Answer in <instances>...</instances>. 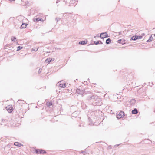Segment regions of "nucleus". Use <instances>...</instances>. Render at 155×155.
<instances>
[{
    "label": "nucleus",
    "mask_w": 155,
    "mask_h": 155,
    "mask_svg": "<svg viewBox=\"0 0 155 155\" xmlns=\"http://www.w3.org/2000/svg\"><path fill=\"white\" fill-rule=\"evenodd\" d=\"M87 99L93 105L99 106L102 104L101 99L97 95H89L87 97Z\"/></svg>",
    "instance_id": "obj_1"
},
{
    "label": "nucleus",
    "mask_w": 155,
    "mask_h": 155,
    "mask_svg": "<svg viewBox=\"0 0 155 155\" xmlns=\"http://www.w3.org/2000/svg\"><path fill=\"white\" fill-rule=\"evenodd\" d=\"M35 153L36 154L46 153V152L43 150L36 149L35 150Z\"/></svg>",
    "instance_id": "obj_2"
},
{
    "label": "nucleus",
    "mask_w": 155,
    "mask_h": 155,
    "mask_svg": "<svg viewBox=\"0 0 155 155\" xmlns=\"http://www.w3.org/2000/svg\"><path fill=\"white\" fill-rule=\"evenodd\" d=\"M100 37L101 38L104 39L105 38L109 37V36L107 32H104L100 34Z\"/></svg>",
    "instance_id": "obj_3"
},
{
    "label": "nucleus",
    "mask_w": 155,
    "mask_h": 155,
    "mask_svg": "<svg viewBox=\"0 0 155 155\" xmlns=\"http://www.w3.org/2000/svg\"><path fill=\"white\" fill-rule=\"evenodd\" d=\"M124 113L123 111H120L119 114H118L117 116V118L118 119H120L122 117H124Z\"/></svg>",
    "instance_id": "obj_4"
},
{
    "label": "nucleus",
    "mask_w": 155,
    "mask_h": 155,
    "mask_svg": "<svg viewBox=\"0 0 155 155\" xmlns=\"http://www.w3.org/2000/svg\"><path fill=\"white\" fill-rule=\"evenodd\" d=\"M84 89H80L79 88L77 89L76 92L78 94H80L83 95L84 93Z\"/></svg>",
    "instance_id": "obj_5"
},
{
    "label": "nucleus",
    "mask_w": 155,
    "mask_h": 155,
    "mask_svg": "<svg viewBox=\"0 0 155 155\" xmlns=\"http://www.w3.org/2000/svg\"><path fill=\"white\" fill-rule=\"evenodd\" d=\"M5 108L9 113L12 112L13 110V107L11 105H9L7 106Z\"/></svg>",
    "instance_id": "obj_6"
},
{
    "label": "nucleus",
    "mask_w": 155,
    "mask_h": 155,
    "mask_svg": "<svg viewBox=\"0 0 155 155\" xmlns=\"http://www.w3.org/2000/svg\"><path fill=\"white\" fill-rule=\"evenodd\" d=\"M77 0H64V2H65V4H67L68 3L70 4H73L76 2Z\"/></svg>",
    "instance_id": "obj_7"
},
{
    "label": "nucleus",
    "mask_w": 155,
    "mask_h": 155,
    "mask_svg": "<svg viewBox=\"0 0 155 155\" xmlns=\"http://www.w3.org/2000/svg\"><path fill=\"white\" fill-rule=\"evenodd\" d=\"M136 100L134 99H132L130 101V104L132 106H134L135 104Z\"/></svg>",
    "instance_id": "obj_8"
},
{
    "label": "nucleus",
    "mask_w": 155,
    "mask_h": 155,
    "mask_svg": "<svg viewBox=\"0 0 155 155\" xmlns=\"http://www.w3.org/2000/svg\"><path fill=\"white\" fill-rule=\"evenodd\" d=\"M81 107L82 109H85L86 107V104L83 102H81Z\"/></svg>",
    "instance_id": "obj_9"
},
{
    "label": "nucleus",
    "mask_w": 155,
    "mask_h": 155,
    "mask_svg": "<svg viewBox=\"0 0 155 155\" xmlns=\"http://www.w3.org/2000/svg\"><path fill=\"white\" fill-rule=\"evenodd\" d=\"M27 25L28 24H27L22 23L20 28L21 29L25 28H26Z\"/></svg>",
    "instance_id": "obj_10"
},
{
    "label": "nucleus",
    "mask_w": 155,
    "mask_h": 155,
    "mask_svg": "<svg viewBox=\"0 0 155 155\" xmlns=\"http://www.w3.org/2000/svg\"><path fill=\"white\" fill-rule=\"evenodd\" d=\"M87 41L86 40H84L83 41H80L79 42V43L81 45H85L87 44Z\"/></svg>",
    "instance_id": "obj_11"
},
{
    "label": "nucleus",
    "mask_w": 155,
    "mask_h": 155,
    "mask_svg": "<svg viewBox=\"0 0 155 155\" xmlns=\"http://www.w3.org/2000/svg\"><path fill=\"white\" fill-rule=\"evenodd\" d=\"M8 121L6 120L2 119L1 122L2 125H5L7 124Z\"/></svg>",
    "instance_id": "obj_12"
},
{
    "label": "nucleus",
    "mask_w": 155,
    "mask_h": 155,
    "mask_svg": "<svg viewBox=\"0 0 155 155\" xmlns=\"http://www.w3.org/2000/svg\"><path fill=\"white\" fill-rule=\"evenodd\" d=\"M14 145L15 146H18V147H21V146H23V145L20 143H19L18 142H15L14 143Z\"/></svg>",
    "instance_id": "obj_13"
},
{
    "label": "nucleus",
    "mask_w": 155,
    "mask_h": 155,
    "mask_svg": "<svg viewBox=\"0 0 155 155\" xmlns=\"http://www.w3.org/2000/svg\"><path fill=\"white\" fill-rule=\"evenodd\" d=\"M153 38L152 37V35H151L149 39L148 40L147 42H150L153 41Z\"/></svg>",
    "instance_id": "obj_14"
},
{
    "label": "nucleus",
    "mask_w": 155,
    "mask_h": 155,
    "mask_svg": "<svg viewBox=\"0 0 155 155\" xmlns=\"http://www.w3.org/2000/svg\"><path fill=\"white\" fill-rule=\"evenodd\" d=\"M138 113V111L137 109L135 108L132 111V113L133 114H136Z\"/></svg>",
    "instance_id": "obj_15"
},
{
    "label": "nucleus",
    "mask_w": 155,
    "mask_h": 155,
    "mask_svg": "<svg viewBox=\"0 0 155 155\" xmlns=\"http://www.w3.org/2000/svg\"><path fill=\"white\" fill-rule=\"evenodd\" d=\"M137 37L138 36L137 35L131 37V40L134 41H135L137 39Z\"/></svg>",
    "instance_id": "obj_16"
},
{
    "label": "nucleus",
    "mask_w": 155,
    "mask_h": 155,
    "mask_svg": "<svg viewBox=\"0 0 155 155\" xmlns=\"http://www.w3.org/2000/svg\"><path fill=\"white\" fill-rule=\"evenodd\" d=\"M137 37L138 36L137 35L131 37V40L134 41H135L137 39Z\"/></svg>",
    "instance_id": "obj_17"
},
{
    "label": "nucleus",
    "mask_w": 155,
    "mask_h": 155,
    "mask_svg": "<svg viewBox=\"0 0 155 155\" xmlns=\"http://www.w3.org/2000/svg\"><path fill=\"white\" fill-rule=\"evenodd\" d=\"M66 86V84L65 83L64 84H59V87H60L62 88H64Z\"/></svg>",
    "instance_id": "obj_18"
},
{
    "label": "nucleus",
    "mask_w": 155,
    "mask_h": 155,
    "mask_svg": "<svg viewBox=\"0 0 155 155\" xmlns=\"http://www.w3.org/2000/svg\"><path fill=\"white\" fill-rule=\"evenodd\" d=\"M18 103H19V104H26V102L24 101V100H19L18 101Z\"/></svg>",
    "instance_id": "obj_19"
},
{
    "label": "nucleus",
    "mask_w": 155,
    "mask_h": 155,
    "mask_svg": "<svg viewBox=\"0 0 155 155\" xmlns=\"http://www.w3.org/2000/svg\"><path fill=\"white\" fill-rule=\"evenodd\" d=\"M94 43L96 45H97L99 44H103V43L101 41H94Z\"/></svg>",
    "instance_id": "obj_20"
},
{
    "label": "nucleus",
    "mask_w": 155,
    "mask_h": 155,
    "mask_svg": "<svg viewBox=\"0 0 155 155\" xmlns=\"http://www.w3.org/2000/svg\"><path fill=\"white\" fill-rule=\"evenodd\" d=\"M111 42V39L110 38H108L106 40V43L107 44H109Z\"/></svg>",
    "instance_id": "obj_21"
},
{
    "label": "nucleus",
    "mask_w": 155,
    "mask_h": 155,
    "mask_svg": "<svg viewBox=\"0 0 155 155\" xmlns=\"http://www.w3.org/2000/svg\"><path fill=\"white\" fill-rule=\"evenodd\" d=\"M54 60V59L52 58H48V60L49 62V63L51 61H53Z\"/></svg>",
    "instance_id": "obj_22"
},
{
    "label": "nucleus",
    "mask_w": 155,
    "mask_h": 155,
    "mask_svg": "<svg viewBox=\"0 0 155 155\" xmlns=\"http://www.w3.org/2000/svg\"><path fill=\"white\" fill-rule=\"evenodd\" d=\"M22 48H23L22 47H21V46H19L17 47V51H18L19 50H20V49H22Z\"/></svg>",
    "instance_id": "obj_23"
},
{
    "label": "nucleus",
    "mask_w": 155,
    "mask_h": 155,
    "mask_svg": "<svg viewBox=\"0 0 155 155\" xmlns=\"http://www.w3.org/2000/svg\"><path fill=\"white\" fill-rule=\"evenodd\" d=\"M38 47L36 48H32V50H33V51H38Z\"/></svg>",
    "instance_id": "obj_24"
},
{
    "label": "nucleus",
    "mask_w": 155,
    "mask_h": 155,
    "mask_svg": "<svg viewBox=\"0 0 155 155\" xmlns=\"http://www.w3.org/2000/svg\"><path fill=\"white\" fill-rule=\"evenodd\" d=\"M47 105L48 106H51L52 105V102H51L47 103Z\"/></svg>",
    "instance_id": "obj_25"
},
{
    "label": "nucleus",
    "mask_w": 155,
    "mask_h": 155,
    "mask_svg": "<svg viewBox=\"0 0 155 155\" xmlns=\"http://www.w3.org/2000/svg\"><path fill=\"white\" fill-rule=\"evenodd\" d=\"M80 153H83L84 155H85L86 153H86V151H85V150L80 151Z\"/></svg>",
    "instance_id": "obj_26"
},
{
    "label": "nucleus",
    "mask_w": 155,
    "mask_h": 155,
    "mask_svg": "<svg viewBox=\"0 0 155 155\" xmlns=\"http://www.w3.org/2000/svg\"><path fill=\"white\" fill-rule=\"evenodd\" d=\"M42 68H40L38 71V73L39 74L41 73L42 71Z\"/></svg>",
    "instance_id": "obj_27"
},
{
    "label": "nucleus",
    "mask_w": 155,
    "mask_h": 155,
    "mask_svg": "<svg viewBox=\"0 0 155 155\" xmlns=\"http://www.w3.org/2000/svg\"><path fill=\"white\" fill-rule=\"evenodd\" d=\"M16 39V38L15 37H12L11 40L12 41H13Z\"/></svg>",
    "instance_id": "obj_28"
},
{
    "label": "nucleus",
    "mask_w": 155,
    "mask_h": 155,
    "mask_svg": "<svg viewBox=\"0 0 155 155\" xmlns=\"http://www.w3.org/2000/svg\"><path fill=\"white\" fill-rule=\"evenodd\" d=\"M41 18H38L36 19L37 21H38L41 20Z\"/></svg>",
    "instance_id": "obj_29"
},
{
    "label": "nucleus",
    "mask_w": 155,
    "mask_h": 155,
    "mask_svg": "<svg viewBox=\"0 0 155 155\" xmlns=\"http://www.w3.org/2000/svg\"><path fill=\"white\" fill-rule=\"evenodd\" d=\"M55 20L57 21V22H58V21H59L60 20V18H56Z\"/></svg>",
    "instance_id": "obj_30"
},
{
    "label": "nucleus",
    "mask_w": 155,
    "mask_h": 155,
    "mask_svg": "<svg viewBox=\"0 0 155 155\" xmlns=\"http://www.w3.org/2000/svg\"><path fill=\"white\" fill-rule=\"evenodd\" d=\"M142 38V36H138L137 39H141Z\"/></svg>",
    "instance_id": "obj_31"
},
{
    "label": "nucleus",
    "mask_w": 155,
    "mask_h": 155,
    "mask_svg": "<svg viewBox=\"0 0 155 155\" xmlns=\"http://www.w3.org/2000/svg\"><path fill=\"white\" fill-rule=\"evenodd\" d=\"M18 117L19 118H22L23 117V115H22L21 116V115H18Z\"/></svg>",
    "instance_id": "obj_32"
},
{
    "label": "nucleus",
    "mask_w": 155,
    "mask_h": 155,
    "mask_svg": "<svg viewBox=\"0 0 155 155\" xmlns=\"http://www.w3.org/2000/svg\"><path fill=\"white\" fill-rule=\"evenodd\" d=\"M122 41V40L121 39H119L118 40V42L119 43H121V41Z\"/></svg>",
    "instance_id": "obj_33"
},
{
    "label": "nucleus",
    "mask_w": 155,
    "mask_h": 155,
    "mask_svg": "<svg viewBox=\"0 0 155 155\" xmlns=\"http://www.w3.org/2000/svg\"><path fill=\"white\" fill-rule=\"evenodd\" d=\"M45 62H46V63H49V62L48 60V58H47L45 60Z\"/></svg>",
    "instance_id": "obj_34"
},
{
    "label": "nucleus",
    "mask_w": 155,
    "mask_h": 155,
    "mask_svg": "<svg viewBox=\"0 0 155 155\" xmlns=\"http://www.w3.org/2000/svg\"><path fill=\"white\" fill-rule=\"evenodd\" d=\"M60 1V0H57V1H56V3H58V2H59Z\"/></svg>",
    "instance_id": "obj_35"
},
{
    "label": "nucleus",
    "mask_w": 155,
    "mask_h": 155,
    "mask_svg": "<svg viewBox=\"0 0 155 155\" xmlns=\"http://www.w3.org/2000/svg\"><path fill=\"white\" fill-rule=\"evenodd\" d=\"M120 145V144H116V145L115 146L116 147H117L118 146H119Z\"/></svg>",
    "instance_id": "obj_36"
},
{
    "label": "nucleus",
    "mask_w": 155,
    "mask_h": 155,
    "mask_svg": "<svg viewBox=\"0 0 155 155\" xmlns=\"http://www.w3.org/2000/svg\"><path fill=\"white\" fill-rule=\"evenodd\" d=\"M119 35H120L121 34V32H120L118 33Z\"/></svg>",
    "instance_id": "obj_37"
},
{
    "label": "nucleus",
    "mask_w": 155,
    "mask_h": 155,
    "mask_svg": "<svg viewBox=\"0 0 155 155\" xmlns=\"http://www.w3.org/2000/svg\"><path fill=\"white\" fill-rule=\"evenodd\" d=\"M142 35H144L145 34H144V33H143V34H142Z\"/></svg>",
    "instance_id": "obj_38"
},
{
    "label": "nucleus",
    "mask_w": 155,
    "mask_h": 155,
    "mask_svg": "<svg viewBox=\"0 0 155 155\" xmlns=\"http://www.w3.org/2000/svg\"><path fill=\"white\" fill-rule=\"evenodd\" d=\"M88 81H89V79H88Z\"/></svg>",
    "instance_id": "obj_39"
},
{
    "label": "nucleus",
    "mask_w": 155,
    "mask_h": 155,
    "mask_svg": "<svg viewBox=\"0 0 155 155\" xmlns=\"http://www.w3.org/2000/svg\"><path fill=\"white\" fill-rule=\"evenodd\" d=\"M154 112L155 113V110H154Z\"/></svg>",
    "instance_id": "obj_40"
},
{
    "label": "nucleus",
    "mask_w": 155,
    "mask_h": 155,
    "mask_svg": "<svg viewBox=\"0 0 155 155\" xmlns=\"http://www.w3.org/2000/svg\"><path fill=\"white\" fill-rule=\"evenodd\" d=\"M154 36L155 37V34H154Z\"/></svg>",
    "instance_id": "obj_41"
},
{
    "label": "nucleus",
    "mask_w": 155,
    "mask_h": 155,
    "mask_svg": "<svg viewBox=\"0 0 155 155\" xmlns=\"http://www.w3.org/2000/svg\"><path fill=\"white\" fill-rule=\"evenodd\" d=\"M69 3V4H70V3ZM70 4V5H69V6H70V5L71 4Z\"/></svg>",
    "instance_id": "obj_42"
}]
</instances>
